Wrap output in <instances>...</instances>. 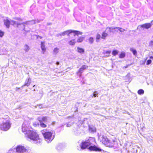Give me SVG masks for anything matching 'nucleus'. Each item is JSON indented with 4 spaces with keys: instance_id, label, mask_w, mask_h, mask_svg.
<instances>
[{
    "instance_id": "1",
    "label": "nucleus",
    "mask_w": 153,
    "mask_h": 153,
    "mask_svg": "<svg viewBox=\"0 0 153 153\" xmlns=\"http://www.w3.org/2000/svg\"><path fill=\"white\" fill-rule=\"evenodd\" d=\"M95 140L94 138L89 137L85 141H83L80 146L81 149H84L86 148L91 151H100L101 149L95 146Z\"/></svg>"
},
{
    "instance_id": "2",
    "label": "nucleus",
    "mask_w": 153,
    "mask_h": 153,
    "mask_svg": "<svg viewBox=\"0 0 153 153\" xmlns=\"http://www.w3.org/2000/svg\"><path fill=\"white\" fill-rule=\"evenodd\" d=\"M36 20H32L31 21L23 22L22 23H20L19 22L14 21L13 20H9L8 19L4 20V24L7 27L9 28L10 27V24L12 25L15 26H18L19 25H32L35 24L36 23Z\"/></svg>"
},
{
    "instance_id": "3",
    "label": "nucleus",
    "mask_w": 153,
    "mask_h": 153,
    "mask_svg": "<svg viewBox=\"0 0 153 153\" xmlns=\"http://www.w3.org/2000/svg\"><path fill=\"white\" fill-rule=\"evenodd\" d=\"M26 136L27 140H32L37 144H39L42 141V140L39 138L38 134L33 129L32 131L30 130Z\"/></svg>"
},
{
    "instance_id": "4",
    "label": "nucleus",
    "mask_w": 153,
    "mask_h": 153,
    "mask_svg": "<svg viewBox=\"0 0 153 153\" xmlns=\"http://www.w3.org/2000/svg\"><path fill=\"white\" fill-rule=\"evenodd\" d=\"M99 139L103 144L106 146L112 147L117 142L115 140H109L105 136L100 135L99 137Z\"/></svg>"
},
{
    "instance_id": "5",
    "label": "nucleus",
    "mask_w": 153,
    "mask_h": 153,
    "mask_svg": "<svg viewBox=\"0 0 153 153\" xmlns=\"http://www.w3.org/2000/svg\"><path fill=\"white\" fill-rule=\"evenodd\" d=\"M1 120L3 122V123L0 125V128L1 129L4 131L8 130L11 126L9 118L8 117L5 119L2 118Z\"/></svg>"
},
{
    "instance_id": "6",
    "label": "nucleus",
    "mask_w": 153,
    "mask_h": 153,
    "mask_svg": "<svg viewBox=\"0 0 153 153\" xmlns=\"http://www.w3.org/2000/svg\"><path fill=\"white\" fill-rule=\"evenodd\" d=\"M45 140L48 143L51 142L54 137V135H53L52 132L48 131L45 132L44 131H41Z\"/></svg>"
},
{
    "instance_id": "7",
    "label": "nucleus",
    "mask_w": 153,
    "mask_h": 153,
    "mask_svg": "<svg viewBox=\"0 0 153 153\" xmlns=\"http://www.w3.org/2000/svg\"><path fill=\"white\" fill-rule=\"evenodd\" d=\"M33 129L29 126L28 123L27 122H25L22 124V131L26 135L28 134L30 130L32 131Z\"/></svg>"
},
{
    "instance_id": "8",
    "label": "nucleus",
    "mask_w": 153,
    "mask_h": 153,
    "mask_svg": "<svg viewBox=\"0 0 153 153\" xmlns=\"http://www.w3.org/2000/svg\"><path fill=\"white\" fill-rule=\"evenodd\" d=\"M75 33V35L74 36H75V35H78V34H82V33L80 32L79 31H76V30H67L65 31H64L60 33L59 34L60 36H64L65 35H67L68 36H69L70 33Z\"/></svg>"
},
{
    "instance_id": "9",
    "label": "nucleus",
    "mask_w": 153,
    "mask_h": 153,
    "mask_svg": "<svg viewBox=\"0 0 153 153\" xmlns=\"http://www.w3.org/2000/svg\"><path fill=\"white\" fill-rule=\"evenodd\" d=\"M17 153H27V150L23 146L19 145L18 146L16 149Z\"/></svg>"
},
{
    "instance_id": "10",
    "label": "nucleus",
    "mask_w": 153,
    "mask_h": 153,
    "mask_svg": "<svg viewBox=\"0 0 153 153\" xmlns=\"http://www.w3.org/2000/svg\"><path fill=\"white\" fill-rule=\"evenodd\" d=\"M39 122H42L45 123L49 122L51 120V118L47 116L40 117H38Z\"/></svg>"
},
{
    "instance_id": "11",
    "label": "nucleus",
    "mask_w": 153,
    "mask_h": 153,
    "mask_svg": "<svg viewBox=\"0 0 153 153\" xmlns=\"http://www.w3.org/2000/svg\"><path fill=\"white\" fill-rule=\"evenodd\" d=\"M88 68V66L85 65H83L81 66V68L76 73L77 75L80 77L81 76L82 73L84 71L86 70Z\"/></svg>"
},
{
    "instance_id": "12",
    "label": "nucleus",
    "mask_w": 153,
    "mask_h": 153,
    "mask_svg": "<svg viewBox=\"0 0 153 153\" xmlns=\"http://www.w3.org/2000/svg\"><path fill=\"white\" fill-rule=\"evenodd\" d=\"M65 147V145L62 143L58 144L56 147V149L58 151L62 150Z\"/></svg>"
},
{
    "instance_id": "13",
    "label": "nucleus",
    "mask_w": 153,
    "mask_h": 153,
    "mask_svg": "<svg viewBox=\"0 0 153 153\" xmlns=\"http://www.w3.org/2000/svg\"><path fill=\"white\" fill-rule=\"evenodd\" d=\"M152 24L150 23H146L140 26V27L142 28H144L146 29H148L151 27Z\"/></svg>"
},
{
    "instance_id": "14",
    "label": "nucleus",
    "mask_w": 153,
    "mask_h": 153,
    "mask_svg": "<svg viewBox=\"0 0 153 153\" xmlns=\"http://www.w3.org/2000/svg\"><path fill=\"white\" fill-rule=\"evenodd\" d=\"M31 79L29 78H27L26 80L25 84L22 86L23 87L25 86H29L30 84Z\"/></svg>"
},
{
    "instance_id": "15",
    "label": "nucleus",
    "mask_w": 153,
    "mask_h": 153,
    "mask_svg": "<svg viewBox=\"0 0 153 153\" xmlns=\"http://www.w3.org/2000/svg\"><path fill=\"white\" fill-rule=\"evenodd\" d=\"M41 48L42 50V53L43 54L44 53L46 50V48L44 45V42H41Z\"/></svg>"
},
{
    "instance_id": "16",
    "label": "nucleus",
    "mask_w": 153,
    "mask_h": 153,
    "mask_svg": "<svg viewBox=\"0 0 153 153\" xmlns=\"http://www.w3.org/2000/svg\"><path fill=\"white\" fill-rule=\"evenodd\" d=\"M111 51H106L104 52L103 53L105 54V57H108L110 56V54L111 53Z\"/></svg>"
},
{
    "instance_id": "17",
    "label": "nucleus",
    "mask_w": 153,
    "mask_h": 153,
    "mask_svg": "<svg viewBox=\"0 0 153 153\" xmlns=\"http://www.w3.org/2000/svg\"><path fill=\"white\" fill-rule=\"evenodd\" d=\"M59 49L57 48H56L53 49V53L54 55H56L59 52Z\"/></svg>"
},
{
    "instance_id": "18",
    "label": "nucleus",
    "mask_w": 153,
    "mask_h": 153,
    "mask_svg": "<svg viewBox=\"0 0 153 153\" xmlns=\"http://www.w3.org/2000/svg\"><path fill=\"white\" fill-rule=\"evenodd\" d=\"M89 131L90 132H94L96 131V129L94 127L89 126Z\"/></svg>"
},
{
    "instance_id": "19",
    "label": "nucleus",
    "mask_w": 153,
    "mask_h": 153,
    "mask_svg": "<svg viewBox=\"0 0 153 153\" xmlns=\"http://www.w3.org/2000/svg\"><path fill=\"white\" fill-rule=\"evenodd\" d=\"M30 49L29 46L27 45H25L24 46V50L26 52L28 51Z\"/></svg>"
},
{
    "instance_id": "20",
    "label": "nucleus",
    "mask_w": 153,
    "mask_h": 153,
    "mask_svg": "<svg viewBox=\"0 0 153 153\" xmlns=\"http://www.w3.org/2000/svg\"><path fill=\"white\" fill-rule=\"evenodd\" d=\"M144 91L142 89H140L137 91V93L139 95H143L144 94Z\"/></svg>"
},
{
    "instance_id": "21",
    "label": "nucleus",
    "mask_w": 153,
    "mask_h": 153,
    "mask_svg": "<svg viewBox=\"0 0 153 153\" xmlns=\"http://www.w3.org/2000/svg\"><path fill=\"white\" fill-rule=\"evenodd\" d=\"M130 51L132 52L133 53V54L134 55H136L137 54V51L136 50L132 48H130Z\"/></svg>"
},
{
    "instance_id": "22",
    "label": "nucleus",
    "mask_w": 153,
    "mask_h": 153,
    "mask_svg": "<svg viewBox=\"0 0 153 153\" xmlns=\"http://www.w3.org/2000/svg\"><path fill=\"white\" fill-rule=\"evenodd\" d=\"M125 56V53L124 52H122L119 55V58H124Z\"/></svg>"
},
{
    "instance_id": "23",
    "label": "nucleus",
    "mask_w": 153,
    "mask_h": 153,
    "mask_svg": "<svg viewBox=\"0 0 153 153\" xmlns=\"http://www.w3.org/2000/svg\"><path fill=\"white\" fill-rule=\"evenodd\" d=\"M130 76V73H128L125 76V80H126V82L128 81L129 80V78Z\"/></svg>"
},
{
    "instance_id": "24",
    "label": "nucleus",
    "mask_w": 153,
    "mask_h": 153,
    "mask_svg": "<svg viewBox=\"0 0 153 153\" xmlns=\"http://www.w3.org/2000/svg\"><path fill=\"white\" fill-rule=\"evenodd\" d=\"M40 126L42 128H46L47 127L46 125L43 122H39Z\"/></svg>"
},
{
    "instance_id": "25",
    "label": "nucleus",
    "mask_w": 153,
    "mask_h": 153,
    "mask_svg": "<svg viewBox=\"0 0 153 153\" xmlns=\"http://www.w3.org/2000/svg\"><path fill=\"white\" fill-rule=\"evenodd\" d=\"M82 130L80 129L79 128L77 130H76L75 131V133L76 135H78V134L81 133Z\"/></svg>"
},
{
    "instance_id": "26",
    "label": "nucleus",
    "mask_w": 153,
    "mask_h": 153,
    "mask_svg": "<svg viewBox=\"0 0 153 153\" xmlns=\"http://www.w3.org/2000/svg\"><path fill=\"white\" fill-rule=\"evenodd\" d=\"M77 51L80 53H83L84 52V50L82 48L79 47L77 48Z\"/></svg>"
},
{
    "instance_id": "27",
    "label": "nucleus",
    "mask_w": 153,
    "mask_h": 153,
    "mask_svg": "<svg viewBox=\"0 0 153 153\" xmlns=\"http://www.w3.org/2000/svg\"><path fill=\"white\" fill-rule=\"evenodd\" d=\"M75 44V42L74 39L72 40L69 42V44L70 45H74Z\"/></svg>"
},
{
    "instance_id": "28",
    "label": "nucleus",
    "mask_w": 153,
    "mask_h": 153,
    "mask_svg": "<svg viewBox=\"0 0 153 153\" xmlns=\"http://www.w3.org/2000/svg\"><path fill=\"white\" fill-rule=\"evenodd\" d=\"M108 36L107 33H105L103 32L102 34V38L103 39H105V37H106Z\"/></svg>"
},
{
    "instance_id": "29",
    "label": "nucleus",
    "mask_w": 153,
    "mask_h": 153,
    "mask_svg": "<svg viewBox=\"0 0 153 153\" xmlns=\"http://www.w3.org/2000/svg\"><path fill=\"white\" fill-rule=\"evenodd\" d=\"M84 39V38L83 37H79L78 39L77 42H81L83 41Z\"/></svg>"
},
{
    "instance_id": "30",
    "label": "nucleus",
    "mask_w": 153,
    "mask_h": 153,
    "mask_svg": "<svg viewBox=\"0 0 153 153\" xmlns=\"http://www.w3.org/2000/svg\"><path fill=\"white\" fill-rule=\"evenodd\" d=\"M118 51L117 50H113L112 52V54L114 56H116L117 55L118 53Z\"/></svg>"
},
{
    "instance_id": "31",
    "label": "nucleus",
    "mask_w": 153,
    "mask_h": 153,
    "mask_svg": "<svg viewBox=\"0 0 153 153\" xmlns=\"http://www.w3.org/2000/svg\"><path fill=\"white\" fill-rule=\"evenodd\" d=\"M117 29L118 30H119L120 32H123L125 30L124 29L119 27H117Z\"/></svg>"
},
{
    "instance_id": "32",
    "label": "nucleus",
    "mask_w": 153,
    "mask_h": 153,
    "mask_svg": "<svg viewBox=\"0 0 153 153\" xmlns=\"http://www.w3.org/2000/svg\"><path fill=\"white\" fill-rule=\"evenodd\" d=\"M89 43L91 44H92L93 42L94 41V40L93 38L92 37H91L89 38Z\"/></svg>"
},
{
    "instance_id": "33",
    "label": "nucleus",
    "mask_w": 153,
    "mask_h": 153,
    "mask_svg": "<svg viewBox=\"0 0 153 153\" xmlns=\"http://www.w3.org/2000/svg\"><path fill=\"white\" fill-rule=\"evenodd\" d=\"M98 94V92L97 91H96L92 95H91V96L92 97H93L94 96V97H97V95Z\"/></svg>"
},
{
    "instance_id": "34",
    "label": "nucleus",
    "mask_w": 153,
    "mask_h": 153,
    "mask_svg": "<svg viewBox=\"0 0 153 153\" xmlns=\"http://www.w3.org/2000/svg\"><path fill=\"white\" fill-rule=\"evenodd\" d=\"M111 28H110V27H107L106 28V31L107 33L111 32Z\"/></svg>"
},
{
    "instance_id": "35",
    "label": "nucleus",
    "mask_w": 153,
    "mask_h": 153,
    "mask_svg": "<svg viewBox=\"0 0 153 153\" xmlns=\"http://www.w3.org/2000/svg\"><path fill=\"white\" fill-rule=\"evenodd\" d=\"M101 37V36L99 34H98L96 37V41L98 42V40Z\"/></svg>"
},
{
    "instance_id": "36",
    "label": "nucleus",
    "mask_w": 153,
    "mask_h": 153,
    "mask_svg": "<svg viewBox=\"0 0 153 153\" xmlns=\"http://www.w3.org/2000/svg\"><path fill=\"white\" fill-rule=\"evenodd\" d=\"M73 123H67L66 126L67 127H69L71 126L72 125Z\"/></svg>"
},
{
    "instance_id": "37",
    "label": "nucleus",
    "mask_w": 153,
    "mask_h": 153,
    "mask_svg": "<svg viewBox=\"0 0 153 153\" xmlns=\"http://www.w3.org/2000/svg\"><path fill=\"white\" fill-rule=\"evenodd\" d=\"M152 62V60L151 59H149L147 60L146 62V65H149Z\"/></svg>"
},
{
    "instance_id": "38",
    "label": "nucleus",
    "mask_w": 153,
    "mask_h": 153,
    "mask_svg": "<svg viewBox=\"0 0 153 153\" xmlns=\"http://www.w3.org/2000/svg\"><path fill=\"white\" fill-rule=\"evenodd\" d=\"M110 28H111V32H114V31H113V30L114 29H117V27H110Z\"/></svg>"
},
{
    "instance_id": "39",
    "label": "nucleus",
    "mask_w": 153,
    "mask_h": 153,
    "mask_svg": "<svg viewBox=\"0 0 153 153\" xmlns=\"http://www.w3.org/2000/svg\"><path fill=\"white\" fill-rule=\"evenodd\" d=\"M4 35V32L0 30V36L1 37H2Z\"/></svg>"
},
{
    "instance_id": "40",
    "label": "nucleus",
    "mask_w": 153,
    "mask_h": 153,
    "mask_svg": "<svg viewBox=\"0 0 153 153\" xmlns=\"http://www.w3.org/2000/svg\"><path fill=\"white\" fill-rule=\"evenodd\" d=\"M149 45L150 46H153V40L149 42Z\"/></svg>"
},
{
    "instance_id": "41",
    "label": "nucleus",
    "mask_w": 153,
    "mask_h": 153,
    "mask_svg": "<svg viewBox=\"0 0 153 153\" xmlns=\"http://www.w3.org/2000/svg\"><path fill=\"white\" fill-rule=\"evenodd\" d=\"M15 19L16 20H19L20 21H22V20L19 18H16Z\"/></svg>"
},
{
    "instance_id": "42",
    "label": "nucleus",
    "mask_w": 153,
    "mask_h": 153,
    "mask_svg": "<svg viewBox=\"0 0 153 153\" xmlns=\"http://www.w3.org/2000/svg\"><path fill=\"white\" fill-rule=\"evenodd\" d=\"M13 151L12 149L10 150L7 153H13Z\"/></svg>"
},
{
    "instance_id": "43",
    "label": "nucleus",
    "mask_w": 153,
    "mask_h": 153,
    "mask_svg": "<svg viewBox=\"0 0 153 153\" xmlns=\"http://www.w3.org/2000/svg\"><path fill=\"white\" fill-rule=\"evenodd\" d=\"M55 123V122H53L52 123H51V125H54Z\"/></svg>"
},
{
    "instance_id": "44",
    "label": "nucleus",
    "mask_w": 153,
    "mask_h": 153,
    "mask_svg": "<svg viewBox=\"0 0 153 153\" xmlns=\"http://www.w3.org/2000/svg\"><path fill=\"white\" fill-rule=\"evenodd\" d=\"M149 58L150 59H151L153 60V57L152 56H150L149 57Z\"/></svg>"
},
{
    "instance_id": "45",
    "label": "nucleus",
    "mask_w": 153,
    "mask_h": 153,
    "mask_svg": "<svg viewBox=\"0 0 153 153\" xmlns=\"http://www.w3.org/2000/svg\"><path fill=\"white\" fill-rule=\"evenodd\" d=\"M56 64L57 65H58L59 64V62H57L56 63Z\"/></svg>"
},
{
    "instance_id": "46",
    "label": "nucleus",
    "mask_w": 153,
    "mask_h": 153,
    "mask_svg": "<svg viewBox=\"0 0 153 153\" xmlns=\"http://www.w3.org/2000/svg\"><path fill=\"white\" fill-rule=\"evenodd\" d=\"M114 30H115L114 31H117V32H118V30L117 29H114Z\"/></svg>"
},
{
    "instance_id": "47",
    "label": "nucleus",
    "mask_w": 153,
    "mask_h": 153,
    "mask_svg": "<svg viewBox=\"0 0 153 153\" xmlns=\"http://www.w3.org/2000/svg\"><path fill=\"white\" fill-rule=\"evenodd\" d=\"M33 125L34 126H36V124L35 123H34L33 124Z\"/></svg>"
},
{
    "instance_id": "48",
    "label": "nucleus",
    "mask_w": 153,
    "mask_h": 153,
    "mask_svg": "<svg viewBox=\"0 0 153 153\" xmlns=\"http://www.w3.org/2000/svg\"><path fill=\"white\" fill-rule=\"evenodd\" d=\"M151 24H153V20L152 21Z\"/></svg>"
},
{
    "instance_id": "49",
    "label": "nucleus",
    "mask_w": 153,
    "mask_h": 153,
    "mask_svg": "<svg viewBox=\"0 0 153 153\" xmlns=\"http://www.w3.org/2000/svg\"><path fill=\"white\" fill-rule=\"evenodd\" d=\"M16 88H18V89H19L20 88H18L17 87H16Z\"/></svg>"
},
{
    "instance_id": "50",
    "label": "nucleus",
    "mask_w": 153,
    "mask_h": 153,
    "mask_svg": "<svg viewBox=\"0 0 153 153\" xmlns=\"http://www.w3.org/2000/svg\"><path fill=\"white\" fill-rule=\"evenodd\" d=\"M37 23H38L39 22L38 21H37Z\"/></svg>"
},
{
    "instance_id": "51",
    "label": "nucleus",
    "mask_w": 153,
    "mask_h": 153,
    "mask_svg": "<svg viewBox=\"0 0 153 153\" xmlns=\"http://www.w3.org/2000/svg\"><path fill=\"white\" fill-rule=\"evenodd\" d=\"M68 117V118H69V117Z\"/></svg>"
},
{
    "instance_id": "52",
    "label": "nucleus",
    "mask_w": 153,
    "mask_h": 153,
    "mask_svg": "<svg viewBox=\"0 0 153 153\" xmlns=\"http://www.w3.org/2000/svg\"><path fill=\"white\" fill-rule=\"evenodd\" d=\"M147 59V58H146V60Z\"/></svg>"
},
{
    "instance_id": "53",
    "label": "nucleus",
    "mask_w": 153,
    "mask_h": 153,
    "mask_svg": "<svg viewBox=\"0 0 153 153\" xmlns=\"http://www.w3.org/2000/svg\"><path fill=\"white\" fill-rule=\"evenodd\" d=\"M152 101H153V100H152Z\"/></svg>"
}]
</instances>
